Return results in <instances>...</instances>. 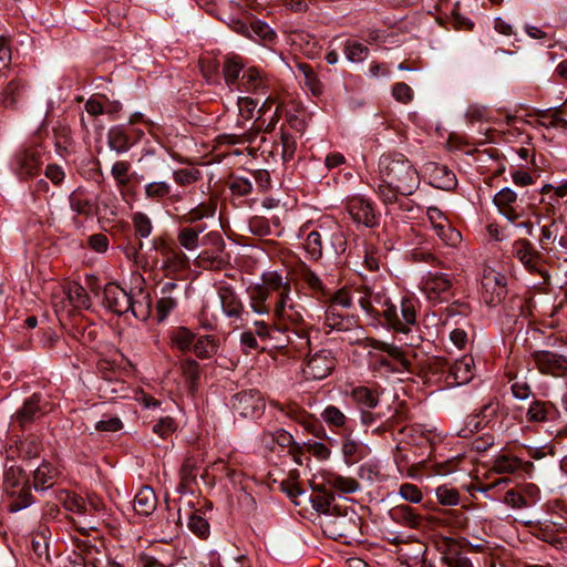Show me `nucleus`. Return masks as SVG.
<instances>
[{
    "label": "nucleus",
    "mask_w": 567,
    "mask_h": 567,
    "mask_svg": "<svg viewBox=\"0 0 567 567\" xmlns=\"http://www.w3.org/2000/svg\"><path fill=\"white\" fill-rule=\"evenodd\" d=\"M379 174L383 183L394 186L402 196L412 195L420 185L414 165L401 153H385L379 159Z\"/></svg>",
    "instance_id": "1"
},
{
    "label": "nucleus",
    "mask_w": 567,
    "mask_h": 567,
    "mask_svg": "<svg viewBox=\"0 0 567 567\" xmlns=\"http://www.w3.org/2000/svg\"><path fill=\"white\" fill-rule=\"evenodd\" d=\"M319 524L329 538L349 544L360 534L361 518L352 507L333 506L331 513L319 517Z\"/></svg>",
    "instance_id": "2"
},
{
    "label": "nucleus",
    "mask_w": 567,
    "mask_h": 567,
    "mask_svg": "<svg viewBox=\"0 0 567 567\" xmlns=\"http://www.w3.org/2000/svg\"><path fill=\"white\" fill-rule=\"evenodd\" d=\"M301 339H305L308 353L301 363V375L306 381H320L328 378L337 365V359L330 349H311L310 332L301 328L298 331Z\"/></svg>",
    "instance_id": "3"
},
{
    "label": "nucleus",
    "mask_w": 567,
    "mask_h": 567,
    "mask_svg": "<svg viewBox=\"0 0 567 567\" xmlns=\"http://www.w3.org/2000/svg\"><path fill=\"white\" fill-rule=\"evenodd\" d=\"M2 481L4 491L17 497L11 504L12 511H20L32 504L28 477L20 466L14 464L6 466Z\"/></svg>",
    "instance_id": "4"
},
{
    "label": "nucleus",
    "mask_w": 567,
    "mask_h": 567,
    "mask_svg": "<svg viewBox=\"0 0 567 567\" xmlns=\"http://www.w3.org/2000/svg\"><path fill=\"white\" fill-rule=\"evenodd\" d=\"M381 317L384 319L383 324L389 329L400 333H409L416 323L415 301L411 298H402L400 307L391 301L383 309Z\"/></svg>",
    "instance_id": "5"
},
{
    "label": "nucleus",
    "mask_w": 567,
    "mask_h": 567,
    "mask_svg": "<svg viewBox=\"0 0 567 567\" xmlns=\"http://www.w3.org/2000/svg\"><path fill=\"white\" fill-rule=\"evenodd\" d=\"M153 247L162 257L161 268L165 271L166 276H174L188 268L189 258L185 252L163 237H155L153 239Z\"/></svg>",
    "instance_id": "6"
},
{
    "label": "nucleus",
    "mask_w": 567,
    "mask_h": 567,
    "mask_svg": "<svg viewBox=\"0 0 567 567\" xmlns=\"http://www.w3.org/2000/svg\"><path fill=\"white\" fill-rule=\"evenodd\" d=\"M493 204L497 212L512 224L527 215L523 198H519L517 193L509 187H503L498 190L493 197Z\"/></svg>",
    "instance_id": "7"
},
{
    "label": "nucleus",
    "mask_w": 567,
    "mask_h": 567,
    "mask_svg": "<svg viewBox=\"0 0 567 567\" xmlns=\"http://www.w3.org/2000/svg\"><path fill=\"white\" fill-rule=\"evenodd\" d=\"M227 24L234 32L254 41L261 40L270 43L276 39V32L260 20L230 17Z\"/></svg>",
    "instance_id": "8"
},
{
    "label": "nucleus",
    "mask_w": 567,
    "mask_h": 567,
    "mask_svg": "<svg viewBox=\"0 0 567 567\" xmlns=\"http://www.w3.org/2000/svg\"><path fill=\"white\" fill-rule=\"evenodd\" d=\"M453 287V278L449 274L429 271L422 280V291L430 301L442 302L447 299Z\"/></svg>",
    "instance_id": "9"
},
{
    "label": "nucleus",
    "mask_w": 567,
    "mask_h": 567,
    "mask_svg": "<svg viewBox=\"0 0 567 567\" xmlns=\"http://www.w3.org/2000/svg\"><path fill=\"white\" fill-rule=\"evenodd\" d=\"M437 363L442 369L447 368L446 383L451 386H457L468 383L474 377V359L471 355L462 358L450 364L446 360L439 359Z\"/></svg>",
    "instance_id": "10"
},
{
    "label": "nucleus",
    "mask_w": 567,
    "mask_h": 567,
    "mask_svg": "<svg viewBox=\"0 0 567 567\" xmlns=\"http://www.w3.org/2000/svg\"><path fill=\"white\" fill-rule=\"evenodd\" d=\"M374 409L360 410V423L367 429H371L373 435L381 436L392 431L400 422L401 415L398 410L388 417L382 412H374Z\"/></svg>",
    "instance_id": "11"
},
{
    "label": "nucleus",
    "mask_w": 567,
    "mask_h": 567,
    "mask_svg": "<svg viewBox=\"0 0 567 567\" xmlns=\"http://www.w3.org/2000/svg\"><path fill=\"white\" fill-rule=\"evenodd\" d=\"M533 359L542 374L554 378L567 377V357L547 350L535 351Z\"/></svg>",
    "instance_id": "12"
},
{
    "label": "nucleus",
    "mask_w": 567,
    "mask_h": 567,
    "mask_svg": "<svg viewBox=\"0 0 567 567\" xmlns=\"http://www.w3.org/2000/svg\"><path fill=\"white\" fill-rule=\"evenodd\" d=\"M231 408L241 417H257L265 409L264 399L256 390L237 393L231 399Z\"/></svg>",
    "instance_id": "13"
},
{
    "label": "nucleus",
    "mask_w": 567,
    "mask_h": 567,
    "mask_svg": "<svg viewBox=\"0 0 567 567\" xmlns=\"http://www.w3.org/2000/svg\"><path fill=\"white\" fill-rule=\"evenodd\" d=\"M511 252L532 274L540 272L542 255L526 238H518L512 244Z\"/></svg>",
    "instance_id": "14"
},
{
    "label": "nucleus",
    "mask_w": 567,
    "mask_h": 567,
    "mask_svg": "<svg viewBox=\"0 0 567 567\" xmlns=\"http://www.w3.org/2000/svg\"><path fill=\"white\" fill-rule=\"evenodd\" d=\"M441 560L447 567H474L472 560L462 550L461 543L452 537H443L437 545Z\"/></svg>",
    "instance_id": "15"
},
{
    "label": "nucleus",
    "mask_w": 567,
    "mask_h": 567,
    "mask_svg": "<svg viewBox=\"0 0 567 567\" xmlns=\"http://www.w3.org/2000/svg\"><path fill=\"white\" fill-rule=\"evenodd\" d=\"M132 293L127 292L116 284H107L103 291V305L111 312L122 316L132 307Z\"/></svg>",
    "instance_id": "16"
},
{
    "label": "nucleus",
    "mask_w": 567,
    "mask_h": 567,
    "mask_svg": "<svg viewBox=\"0 0 567 567\" xmlns=\"http://www.w3.org/2000/svg\"><path fill=\"white\" fill-rule=\"evenodd\" d=\"M45 414L44 404L40 394H32L13 415V421L25 429Z\"/></svg>",
    "instance_id": "17"
},
{
    "label": "nucleus",
    "mask_w": 567,
    "mask_h": 567,
    "mask_svg": "<svg viewBox=\"0 0 567 567\" xmlns=\"http://www.w3.org/2000/svg\"><path fill=\"white\" fill-rule=\"evenodd\" d=\"M346 209L354 223L365 227L377 225V216L370 202L361 197H352L347 202Z\"/></svg>",
    "instance_id": "18"
},
{
    "label": "nucleus",
    "mask_w": 567,
    "mask_h": 567,
    "mask_svg": "<svg viewBox=\"0 0 567 567\" xmlns=\"http://www.w3.org/2000/svg\"><path fill=\"white\" fill-rule=\"evenodd\" d=\"M358 302L368 316L378 319L382 316L383 309L391 303V300L383 293L365 289L359 297Z\"/></svg>",
    "instance_id": "19"
},
{
    "label": "nucleus",
    "mask_w": 567,
    "mask_h": 567,
    "mask_svg": "<svg viewBox=\"0 0 567 567\" xmlns=\"http://www.w3.org/2000/svg\"><path fill=\"white\" fill-rule=\"evenodd\" d=\"M218 297L225 316L230 319H243V316L246 313L245 307L233 288L228 286L220 287L218 289Z\"/></svg>",
    "instance_id": "20"
},
{
    "label": "nucleus",
    "mask_w": 567,
    "mask_h": 567,
    "mask_svg": "<svg viewBox=\"0 0 567 567\" xmlns=\"http://www.w3.org/2000/svg\"><path fill=\"white\" fill-rule=\"evenodd\" d=\"M145 198L153 203H162L168 199L177 203L182 199L181 195L173 194L172 185L165 181H153L144 186Z\"/></svg>",
    "instance_id": "21"
},
{
    "label": "nucleus",
    "mask_w": 567,
    "mask_h": 567,
    "mask_svg": "<svg viewBox=\"0 0 567 567\" xmlns=\"http://www.w3.org/2000/svg\"><path fill=\"white\" fill-rule=\"evenodd\" d=\"M69 204L72 212L79 216L89 217L95 210L93 195L83 187H78L70 194Z\"/></svg>",
    "instance_id": "22"
},
{
    "label": "nucleus",
    "mask_w": 567,
    "mask_h": 567,
    "mask_svg": "<svg viewBox=\"0 0 567 567\" xmlns=\"http://www.w3.org/2000/svg\"><path fill=\"white\" fill-rule=\"evenodd\" d=\"M240 87H243L244 91L254 93L259 97L267 94L268 83L260 71L255 68H250L243 73L238 84V89Z\"/></svg>",
    "instance_id": "23"
},
{
    "label": "nucleus",
    "mask_w": 567,
    "mask_h": 567,
    "mask_svg": "<svg viewBox=\"0 0 567 567\" xmlns=\"http://www.w3.org/2000/svg\"><path fill=\"white\" fill-rule=\"evenodd\" d=\"M566 109L565 104H561L558 107H551L547 110H538L536 112L537 115V124L545 128H556V130H567V118L563 116L564 111Z\"/></svg>",
    "instance_id": "24"
},
{
    "label": "nucleus",
    "mask_w": 567,
    "mask_h": 567,
    "mask_svg": "<svg viewBox=\"0 0 567 567\" xmlns=\"http://www.w3.org/2000/svg\"><path fill=\"white\" fill-rule=\"evenodd\" d=\"M216 213V200L209 197L208 200L200 202L188 212L178 215L181 224L192 225L205 218L214 217Z\"/></svg>",
    "instance_id": "25"
},
{
    "label": "nucleus",
    "mask_w": 567,
    "mask_h": 567,
    "mask_svg": "<svg viewBox=\"0 0 567 567\" xmlns=\"http://www.w3.org/2000/svg\"><path fill=\"white\" fill-rule=\"evenodd\" d=\"M174 281L165 282L161 289V297L156 303V316L158 321H164L177 306V298L173 295L177 288Z\"/></svg>",
    "instance_id": "26"
},
{
    "label": "nucleus",
    "mask_w": 567,
    "mask_h": 567,
    "mask_svg": "<svg viewBox=\"0 0 567 567\" xmlns=\"http://www.w3.org/2000/svg\"><path fill=\"white\" fill-rule=\"evenodd\" d=\"M380 395L381 392L378 389L365 385L354 386L350 392V398L359 406V411L375 409L380 403Z\"/></svg>",
    "instance_id": "27"
},
{
    "label": "nucleus",
    "mask_w": 567,
    "mask_h": 567,
    "mask_svg": "<svg viewBox=\"0 0 567 567\" xmlns=\"http://www.w3.org/2000/svg\"><path fill=\"white\" fill-rule=\"evenodd\" d=\"M431 184L443 190L453 189L456 186V176L445 165L432 163L429 166Z\"/></svg>",
    "instance_id": "28"
},
{
    "label": "nucleus",
    "mask_w": 567,
    "mask_h": 567,
    "mask_svg": "<svg viewBox=\"0 0 567 567\" xmlns=\"http://www.w3.org/2000/svg\"><path fill=\"white\" fill-rule=\"evenodd\" d=\"M205 225H188L179 228L177 233V247L187 251H195L199 247V236L205 231Z\"/></svg>",
    "instance_id": "29"
},
{
    "label": "nucleus",
    "mask_w": 567,
    "mask_h": 567,
    "mask_svg": "<svg viewBox=\"0 0 567 567\" xmlns=\"http://www.w3.org/2000/svg\"><path fill=\"white\" fill-rule=\"evenodd\" d=\"M390 518L408 528H417L421 525V516L408 505H396L389 511Z\"/></svg>",
    "instance_id": "30"
},
{
    "label": "nucleus",
    "mask_w": 567,
    "mask_h": 567,
    "mask_svg": "<svg viewBox=\"0 0 567 567\" xmlns=\"http://www.w3.org/2000/svg\"><path fill=\"white\" fill-rule=\"evenodd\" d=\"M131 300L132 307H130L128 312H131L134 318L141 321H146L152 311V299L150 293L140 288L137 292L132 293Z\"/></svg>",
    "instance_id": "31"
},
{
    "label": "nucleus",
    "mask_w": 567,
    "mask_h": 567,
    "mask_svg": "<svg viewBox=\"0 0 567 567\" xmlns=\"http://www.w3.org/2000/svg\"><path fill=\"white\" fill-rule=\"evenodd\" d=\"M503 277L498 274L493 276H486L483 280L482 287L485 293H488L489 288H492L489 296H484V300L489 306H496L502 301V299L506 295L505 285L502 284Z\"/></svg>",
    "instance_id": "32"
},
{
    "label": "nucleus",
    "mask_w": 567,
    "mask_h": 567,
    "mask_svg": "<svg viewBox=\"0 0 567 567\" xmlns=\"http://www.w3.org/2000/svg\"><path fill=\"white\" fill-rule=\"evenodd\" d=\"M23 95V83L20 80H11L1 93V104L4 109L17 110Z\"/></svg>",
    "instance_id": "33"
},
{
    "label": "nucleus",
    "mask_w": 567,
    "mask_h": 567,
    "mask_svg": "<svg viewBox=\"0 0 567 567\" xmlns=\"http://www.w3.org/2000/svg\"><path fill=\"white\" fill-rule=\"evenodd\" d=\"M157 504L156 495L150 486H143L134 497V511L143 516L151 515Z\"/></svg>",
    "instance_id": "34"
},
{
    "label": "nucleus",
    "mask_w": 567,
    "mask_h": 567,
    "mask_svg": "<svg viewBox=\"0 0 567 567\" xmlns=\"http://www.w3.org/2000/svg\"><path fill=\"white\" fill-rule=\"evenodd\" d=\"M59 475V471L56 467L51 465L48 462H43L33 474V486L35 489L45 491L52 487L55 483V480Z\"/></svg>",
    "instance_id": "35"
},
{
    "label": "nucleus",
    "mask_w": 567,
    "mask_h": 567,
    "mask_svg": "<svg viewBox=\"0 0 567 567\" xmlns=\"http://www.w3.org/2000/svg\"><path fill=\"white\" fill-rule=\"evenodd\" d=\"M275 100L268 95L262 101L260 97H248V96H238L237 105L239 110V114L244 118H250L252 116V111L260 104L259 113L265 114L266 110L270 104H272Z\"/></svg>",
    "instance_id": "36"
},
{
    "label": "nucleus",
    "mask_w": 567,
    "mask_h": 567,
    "mask_svg": "<svg viewBox=\"0 0 567 567\" xmlns=\"http://www.w3.org/2000/svg\"><path fill=\"white\" fill-rule=\"evenodd\" d=\"M268 287L271 291V298H275V302H281L291 293L290 281L277 271H270Z\"/></svg>",
    "instance_id": "37"
},
{
    "label": "nucleus",
    "mask_w": 567,
    "mask_h": 567,
    "mask_svg": "<svg viewBox=\"0 0 567 567\" xmlns=\"http://www.w3.org/2000/svg\"><path fill=\"white\" fill-rule=\"evenodd\" d=\"M64 292L68 297L69 302L72 305L73 308H80V309H89L91 306L90 297L84 289L83 286H81L78 282H69L64 287Z\"/></svg>",
    "instance_id": "38"
},
{
    "label": "nucleus",
    "mask_w": 567,
    "mask_h": 567,
    "mask_svg": "<svg viewBox=\"0 0 567 567\" xmlns=\"http://www.w3.org/2000/svg\"><path fill=\"white\" fill-rule=\"evenodd\" d=\"M334 501V494L326 488H317L310 496L312 507L321 514L320 516L332 512V507L337 506Z\"/></svg>",
    "instance_id": "39"
},
{
    "label": "nucleus",
    "mask_w": 567,
    "mask_h": 567,
    "mask_svg": "<svg viewBox=\"0 0 567 567\" xmlns=\"http://www.w3.org/2000/svg\"><path fill=\"white\" fill-rule=\"evenodd\" d=\"M437 522L452 529H464L468 524V517L463 508L446 509L437 517Z\"/></svg>",
    "instance_id": "40"
},
{
    "label": "nucleus",
    "mask_w": 567,
    "mask_h": 567,
    "mask_svg": "<svg viewBox=\"0 0 567 567\" xmlns=\"http://www.w3.org/2000/svg\"><path fill=\"white\" fill-rule=\"evenodd\" d=\"M383 352H385L390 360L394 363V367H391V372L410 371L411 361L402 348L386 342Z\"/></svg>",
    "instance_id": "41"
},
{
    "label": "nucleus",
    "mask_w": 567,
    "mask_h": 567,
    "mask_svg": "<svg viewBox=\"0 0 567 567\" xmlns=\"http://www.w3.org/2000/svg\"><path fill=\"white\" fill-rule=\"evenodd\" d=\"M220 254L221 252H217L216 250L204 249L196 257L195 265L204 269L220 270L226 265Z\"/></svg>",
    "instance_id": "42"
},
{
    "label": "nucleus",
    "mask_w": 567,
    "mask_h": 567,
    "mask_svg": "<svg viewBox=\"0 0 567 567\" xmlns=\"http://www.w3.org/2000/svg\"><path fill=\"white\" fill-rule=\"evenodd\" d=\"M107 144L117 154L127 152L131 148L128 136L122 126H113L107 133Z\"/></svg>",
    "instance_id": "43"
},
{
    "label": "nucleus",
    "mask_w": 567,
    "mask_h": 567,
    "mask_svg": "<svg viewBox=\"0 0 567 567\" xmlns=\"http://www.w3.org/2000/svg\"><path fill=\"white\" fill-rule=\"evenodd\" d=\"M523 465V461L516 456L501 454L493 461L492 470L497 474H513Z\"/></svg>",
    "instance_id": "44"
},
{
    "label": "nucleus",
    "mask_w": 567,
    "mask_h": 567,
    "mask_svg": "<svg viewBox=\"0 0 567 567\" xmlns=\"http://www.w3.org/2000/svg\"><path fill=\"white\" fill-rule=\"evenodd\" d=\"M218 341L213 336H202L194 341V352L200 359H208L216 354Z\"/></svg>",
    "instance_id": "45"
},
{
    "label": "nucleus",
    "mask_w": 567,
    "mask_h": 567,
    "mask_svg": "<svg viewBox=\"0 0 567 567\" xmlns=\"http://www.w3.org/2000/svg\"><path fill=\"white\" fill-rule=\"evenodd\" d=\"M41 165L40 157L34 152H24L19 157V174L29 177L35 174Z\"/></svg>",
    "instance_id": "46"
},
{
    "label": "nucleus",
    "mask_w": 567,
    "mask_h": 567,
    "mask_svg": "<svg viewBox=\"0 0 567 567\" xmlns=\"http://www.w3.org/2000/svg\"><path fill=\"white\" fill-rule=\"evenodd\" d=\"M433 230L446 246L456 247L462 240L461 233L450 221H444L443 225L433 228Z\"/></svg>",
    "instance_id": "47"
},
{
    "label": "nucleus",
    "mask_w": 567,
    "mask_h": 567,
    "mask_svg": "<svg viewBox=\"0 0 567 567\" xmlns=\"http://www.w3.org/2000/svg\"><path fill=\"white\" fill-rule=\"evenodd\" d=\"M243 70V63L237 56L226 59L223 66V74L229 87L237 83L239 74Z\"/></svg>",
    "instance_id": "48"
},
{
    "label": "nucleus",
    "mask_w": 567,
    "mask_h": 567,
    "mask_svg": "<svg viewBox=\"0 0 567 567\" xmlns=\"http://www.w3.org/2000/svg\"><path fill=\"white\" fill-rule=\"evenodd\" d=\"M331 488H334L344 494H352L359 489L360 484L352 477L332 475L327 481Z\"/></svg>",
    "instance_id": "49"
},
{
    "label": "nucleus",
    "mask_w": 567,
    "mask_h": 567,
    "mask_svg": "<svg viewBox=\"0 0 567 567\" xmlns=\"http://www.w3.org/2000/svg\"><path fill=\"white\" fill-rule=\"evenodd\" d=\"M321 417L330 427L343 429L348 422L347 415L334 405L324 408Z\"/></svg>",
    "instance_id": "50"
},
{
    "label": "nucleus",
    "mask_w": 567,
    "mask_h": 567,
    "mask_svg": "<svg viewBox=\"0 0 567 567\" xmlns=\"http://www.w3.org/2000/svg\"><path fill=\"white\" fill-rule=\"evenodd\" d=\"M344 54L350 62L359 63L369 55V48L358 41L348 40L343 48Z\"/></svg>",
    "instance_id": "51"
},
{
    "label": "nucleus",
    "mask_w": 567,
    "mask_h": 567,
    "mask_svg": "<svg viewBox=\"0 0 567 567\" xmlns=\"http://www.w3.org/2000/svg\"><path fill=\"white\" fill-rule=\"evenodd\" d=\"M181 371L190 391H195L200 375L199 364L193 359H186L181 363Z\"/></svg>",
    "instance_id": "52"
},
{
    "label": "nucleus",
    "mask_w": 567,
    "mask_h": 567,
    "mask_svg": "<svg viewBox=\"0 0 567 567\" xmlns=\"http://www.w3.org/2000/svg\"><path fill=\"white\" fill-rule=\"evenodd\" d=\"M350 321L336 309V306H328L324 312V324L332 330H348Z\"/></svg>",
    "instance_id": "53"
},
{
    "label": "nucleus",
    "mask_w": 567,
    "mask_h": 567,
    "mask_svg": "<svg viewBox=\"0 0 567 567\" xmlns=\"http://www.w3.org/2000/svg\"><path fill=\"white\" fill-rule=\"evenodd\" d=\"M132 225L135 234L142 238H147L153 231L151 218L143 212H136L132 215Z\"/></svg>",
    "instance_id": "54"
},
{
    "label": "nucleus",
    "mask_w": 567,
    "mask_h": 567,
    "mask_svg": "<svg viewBox=\"0 0 567 567\" xmlns=\"http://www.w3.org/2000/svg\"><path fill=\"white\" fill-rule=\"evenodd\" d=\"M298 71L303 75L305 78V84L308 86V89L311 91L313 95H319L322 92V85L319 81L317 74L315 73L311 65L307 63H298L297 65Z\"/></svg>",
    "instance_id": "55"
},
{
    "label": "nucleus",
    "mask_w": 567,
    "mask_h": 567,
    "mask_svg": "<svg viewBox=\"0 0 567 567\" xmlns=\"http://www.w3.org/2000/svg\"><path fill=\"white\" fill-rule=\"evenodd\" d=\"M435 497L442 506H456L461 501L458 491L446 485H441L435 488Z\"/></svg>",
    "instance_id": "56"
},
{
    "label": "nucleus",
    "mask_w": 567,
    "mask_h": 567,
    "mask_svg": "<svg viewBox=\"0 0 567 567\" xmlns=\"http://www.w3.org/2000/svg\"><path fill=\"white\" fill-rule=\"evenodd\" d=\"M279 145L281 146L282 162L286 163V162L293 159L296 152H297V146H298L297 137L289 132L282 131L280 134Z\"/></svg>",
    "instance_id": "57"
},
{
    "label": "nucleus",
    "mask_w": 567,
    "mask_h": 567,
    "mask_svg": "<svg viewBox=\"0 0 567 567\" xmlns=\"http://www.w3.org/2000/svg\"><path fill=\"white\" fill-rule=\"evenodd\" d=\"M202 177L199 169L195 167L178 168L173 171V179L179 186H189Z\"/></svg>",
    "instance_id": "58"
},
{
    "label": "nucleus",
    "mask_w": 567,
    "mask_h": 567,
    "mask_svg": "<svg viewBox=\"0 0 567 567\" xmlns=\"http://www.w3.org/2000/svg\"><path fill=\"white\" fill-rule=\"evenodd\" d=\"M189 530L202 539H206L210 534V526L206 518L197 513H193L187 524Z\"/></svg>",
    "instance_id": "59"
},
{
    "label": "nucleus",
    "mask_w": 567,
    "mask_h": 567,
    "mask_svg": "<svg viewBox=\"0 0 567 567\" xmlns=\"http://www.w3.org/2000/svg\"><path fill=\"white\" fill-rule=\"evenodd\" d=\"M195 341V334L185 327L177 328L172 334V343L182 351H186Z\"/></svg>",
    "instance_id": "60"
},
{
    "label": "nucleus",
    "mask_w": 567,
    "mask_h": 567,
    "mask_svg": "<svg viewBox=\"0 0 567 567\" xmlns=\"http://www.w3.org/2000/svg\"><path fill=\"white\" fill-rule=\"evenodd\" d=\"M268 279H270V271L264 272L261 276V284L256 285L249 290V300L268 301L271 298V291L268 287Z\"/></svg>",
    "instance_id": "61"
},
{
    "label": "nucleus",
    "mask_w": 567,
    "mask_h": 567,
    "mask_svg": "<svg viewBox=\"0 0 567 567\" xmlns=\"http://www.w3.org/2000/svg\"><path fill=\"white\" fill-rule=\"evenodd\" d=\"M501 409L502 406L497 401H489L488 403L484 404L478 412V415L483 420L484 425L493 426L501 412Z\"/></svg>",
    "instance_id": "62"
},
{
    "label": "nucleus",
    "mask_w": 567,
    "mask_h": 567,
    "mask_svg": "<svg viewBox=\"0 0 567 567\" xmlns=\"http://www.w3.org/2000/svg\"><path fill=\"white\" fill-rule=\"evenodd\" d=\"M63 504L66 511L73 512L80 515H84L89 511L86 502L74 493H68L63 499Z\"/></svg>",
    "instance_id": "63"
},
{
    "label": "nucleus",
    "mask_w": 567,
    "mask_h": 567,
    "mask_svg": "<svg viewBox=\"0 0 567 567\" xmlns=\"http://www.w3.org/2000/svg\"><path fill=\"white\" fill-rule=\"evenodd\" d=\"M123 422L118 416L115 415H103V419L96 421L94 429L99 432H117L122 430Z\"/></svg>",
    "instance_id": "64"
}]
</instances>
